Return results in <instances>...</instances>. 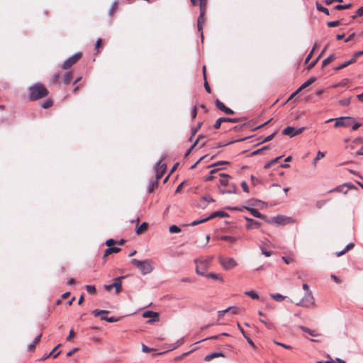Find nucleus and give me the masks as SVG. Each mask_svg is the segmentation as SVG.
I'll return each mask as SVG.
<instances>
[{"label":"nucleus","instance_id":"34","mask_svg":"<svg viewBox=\"0 0 363 363\" xmlns=\"http://www.w3.org/2000/svg\"><path fill=\"white\" fill-rule=\"evenodd\" d=\"M324 157H325V153L321 152V151H318L317 155H316V157L313 160V165H315L316 164V162L318 160H321Z\"/></svg>","mask_w":363,"mask_h":363},{"label":"nucleus","instance_id":"13","mask_svg":"<svg viewBox=\"0 0 363 363\" xmlns=\"http://www.w3.org/2000/svg\"><path fill=\"white\" fill-rule=\"evenodd\" d=\"M124 277H118L114 279V281L111 284V286L115 288L116 292L119 293L121 291L122 288V279Z\"/></svg>","mask_w":363,"mask_h":363},{"label":"nucleus","instance_id":"11","mask_svg":"<svg viewBox=\"0 0 363 363\" xmlns=\"http://www.w3.org/2000/svg\"><path fill=\"white\" fill-rule=\"evenodd\" d=\"M205 11H200V15L197 20V26H198V30L200 32H202L203 29V24L204 23L205 18H204ZM201 40H203V33H201Z\"/></svg>","mask_w":363,"mask_h":363},{"label":"nucleus","instance_id":"49","mask_svg":"<svg viewBox=\"0 0 363 363\" xmlns=\"http://www.w3.org/2000/svg\"><path fill=\"white\" fill-rule=\"evenodd\" d=\"M86 289L88 293L94 294L96 292V288L93 285H86Z\"/></svg>","mask_w":363,"mask_h":363},{"label":"nucleus","instance_id":"10","mask_svg":"<svg viewBox=\"0 0 363 363\" xmlns=\"http://www.w3.org/2000/svg\"><path fill=\"white\" fill-rule=\"evenodd\" d=\"M239 119L238 118H224V117H222V118H219L215 123L214 124V128L216 129H218L220 125H221V123L223 122H230V123H237L238 122Z\"/></svg>","mask_w":363,"mask_h":363},{"label":"nucleus","instance_id":"50","mask_svg":"<svg viewBox=\"0 0 363 363\" xmlns=\"http://www.w3.org/2000/svg\"><path fill=\"white\" fill-rule=\"evenodd\" d=\"M200 138H201V136H199L198 138L194 142V143L190 147V148L188 150V151L185 153V157H187L190 154L191 150L196 146V145L197 144Z\"/></svg>","mask_w":363,"mask_h":363},{"label":"nucleus","instance_id":"60","mask_svg":"<svg viewBox=\"0 0 363 363\" xmlns=\"http://www.w3.org/2000/svg\"><path fill=\"white\" fill-rule=\"evenodd\" d=\"M352 128L353 130H357L361 126V124L359 123L354 122V121L353 122H352Z\"/></svg>","mask_w":363,"mask_h":363},{"label":"nucleus","instance_id":"27","mask_svg":"<svg viewBox=\"0 0 363 363\" xmlns=\"http://www.w3.org/2000/svg\"><path fill=\"white\" fill-rule=\"evenodd\" d=\"M259 249L262 253V255H264L265 257H270L272 255V252L268 251L266 248V247L264 246V244H260L259 245Z\"/></svg>","mask_w":363,"mask_h":363},{"label":"nucleus","instance_id":"26","mask_svg":"<svg viewBox=\"0 0 363 363\" xmlns=\"http://www.w3.org/2000/svg\"><path fill=\"white\" fill-rule=\"evenodd\" d=\"M354 61H355V60L354 58H352L351 60L345 62L344 63L341 64L340 66L336 67L335 70L337 71L341 69H343V68L346 67L347 66L350 65V64H352L353 62H354Z\"/></svg>","mask_w":363,"mask_h":363},{"label":"nucleus","instance_id":"20","mask_svg":"<svg viewBox=\"0 0 363 363\" xmlns=\"http://www.w3.org/2000/svg\"><path fill=\"white\" fill-rule=\"evenodd\" d=\"M315 81V77H311L308 80H306L304 83H303L299 88L298 89V91H301L302 89L308 87L310 86L312 83H313Z\"/></svg>","mask_w":363,"mask_h":363},{"label":"nucleus","instance_id":"15","mask_svg":"<svg viewBox=\"0 0 363 363\" xmlns=\"http://www.w3.org/2000/svg\"><path fill=\"white\" fill-rule=\"evenodd\" d=\"M243 208H245L247 209L248 211L250 212V213L255 216V218H261V219H264V216L261 214L257 210H256L255 208H250V207H248V206H244Z\"/></svg>","mask_w":363,"mask_h":363},{"label":"nucleus","instance_id":"31","mask_svg":"<svg viewBox=\"0 0 363 363\" xmlns=\"http://www.w3.org/2000/svg\"><path fill=\"white\" fill-rule=\"evenodd\" d=\"M335 59V57L333 55H329L326 59H325L323 62H322V65L323 66H325L327 65L328 64L330 63L331 62H333L334 60Z\"/></svg>","mask_w":363,"mask_h":363},{"label":"nucleus","instance_id":"18","mask_svg":"<svg viewBox=\"0 0 363 363\" xmlns=\"http://www.w3.org/2000/svg\"><path fill=\"white\" fill-rule=\"evenodd\" d=\"M41 334L38 335L34 340L33 341L29 344L28 345V350L31 351V350H33L35 347V345L40 342V339H41Z\"/></svg>","mask_w":363,"mask_h":363},{"label":"nucleus","instance_id":"57","mask_svg":"<svg viewBox=\"0 0 363 363\" xmlns=\"http://www.w3.org/2000/svg\"><path fill=\"white\" fill-rule=\"evenodd\" d=\"M349 250H347V247L345 246V247L344 248V250H341V251H339V252H335V255L337 257H340L342 255H343L344 254H345L347 252H348Z\"/></svg>","mask_w":363,"mask_h":363},{"label":"nucleus","instance_id":"2","mask_svg":"<svg viewBox=\"0 0 363 363\" xmlns=\"http://www.w3.org/2000/svg\"><path fill=\"white\" fill-rule=\"evenodd\" d=\"M131 262L140 270L141 274L143 275L150 274L153 271L151 261L149 259L140 261L136 259H133Z\"/></svg>","mask_w":363,"mask_h":363},{"label":"nucleus","instance_id":"28","mask_svg":"<svg viewBox=\"0 0 363 363\" xmlns=\"http://www.w3.org/2000/svg\"><path fill=\"white\" fill-rule=\"evenodd\" d=\"M270 296L275 301L280 302L285 298V296L280 294H270Z\"/></svg>","mask_w":363,"mask_h":363},{"label":"nucleus","instance_id":"14","mask_svg":"<svg viewBox=\"0 0 363 363\" xmlns=\"http://www.w3.org/2000/svg\"><path fill=\"white\" fill-rule=\"evenodd\" d=\"M245 218L247 222L246 225L247 229L257 228L259 227L260 223L257 221L247 217H245Z\"/></svg>","mask_w":363,"mask_h":363},{"label":"nucleus","instance_id":"61","mask_svg":"<svg viewBox=\"0 0 363 363\" xmlns=\"http://www.w3.org/2000/svg\"><path fill=\"white\" fill-rule=\"evenodd\" d=\"M274 135H275V133H273L272 134H271V135H268L267 137H266L265 138H264L262 142L265 143V142H268V141L271 140L274 138Z\"/></svg>","mask_w":363,"mask_h":363},{"label":"nucleus","instance_id":"29","mask_svg":"<svg viewBox=\"0 0 363 363\" xmlns=\"http://www.w3.org/2000/svg\"><path fill=\"white\" fill-rule=\"evenodd\" d=\"M220 183L222 185L226 186L228 184V175L224 174H220Z\"/></svg>","mask_w":363,"mask_h":363},{"label":"nucleus","instance_id":"42","mask_svg":"<svg viewBox=\"0 0 363 363\" xmlns=\"http://www.w3.org/2000/svg\"><path fill=\"white\" fill-rule=\"evenodd\" d=\"M184 342V337H182L180 338L179 340H178L177 341L176 343H174L173 345H172V349H176L177 347H179L180 345H183Z\"/></svg>","mask_w":363,"mask_h":363},{"label":"nucleus","instance_id":"47","mask_svg":"<svg viewBox=\"0 0 363 363\" xmlns=\"http://www.w3.org/2000/svg\"><path fill=\"white\" fill-rule=\"evenodd\" d=\"M339 103L342 106H348L350 104V98L342 99L339 101Z\"/></svg>","mask_w":363,"mask_h":363},{"label":"nucleus","instance_id":"37","mask_svg":"<svg viewBox=\"0 0 363 363\" xmlns=\"http://www.w3.org/2000/svg\"><path fill=\"white\" fill-rule=\"evenodd\" d=\"M147 228V224L146 223H143L139 228L136 230V233L138 234H140L143 231L145 230Z\"/></svg>","mask_w":363,"mask_h":363},{"label":"nucleus","instance_id":"12","mask_svg":"<svg viewBox=\"0 0 363 363\" xmlns=\"http://www.w3.org/2000/svg\"><path fill=\"white\" fill-rule=\"evenodd\" d=\"M216 107H217L218 109H220V110L223 111L225 113H226V114H233V113H234V111H233L232 109H230V108H229L226 107V106L223 104V103H222V102H221L220 101H219L218 99H217V100L216 101Z\"/></svg>","mask_w":363,"mask_h":363},{"label":"nucleus","instance_id":"55","mask_svg":"<svg viewBox=\"0 0 363 363\" xmlns=\"http://www.w3.org/2000/svg\"><path fill=\"white\" fill-rule=\"evenodd\" d=\"M326 203V201L325 200H320L316 202V207L318 208H322L325 204Z\"/></svg>","mask_w":363,"mask_h":363},{"label":"nucleus","instance_id":"40","mask_svg":"<svg viewBox=\"0 0 363 363\" xmlns=\"http://www.w3.org/2000/svg\"><path fill=\"white\" fill-rule=\"evenodd\" d=\"M221 240L228 241L230 242H234L236 240V238L229 235H223L220 238Z\"/></svg>","mask_w":363,"mask_h":363},{"label":"nucleus","instance_id":"64","mask_svg":"<svg viewBox=\"0 0 363 363\" xmlns=\"http://www.w3.org/2000/svg\"><path fill=\"white\" fill-rule=\"evenodd\" d=\"M196 272L198 274L201 275V276H206V274H205L204 271H201V270L200 269V267H199V266H197V267H196Z\"/></svg>","mask_w":363,"mask_h":363},{"label":"nucleus","instance_id":"5","mask_svg":"<svg viewBox=\"0 0 363 363\" xmlns=\"http://www.w3.org/2000/svg\"><path fill=\"white\" fill-rule=\"evenodd\" d=\"M219 262L223 268L225 270H229L237 266V262L232 257H219Z\"/></svg>","mask_w":363,"mask_h":363},{"label":"nucleus","instance_id":"51","mask_svg":"<svg viewBox=\"0 0 363 363\" xmlns=\"http://www.w3.org/2000/svg\"><path fill=\"white\" fill-rule=\"evenodd\" d=\"M281 157V156L280 157H277V158L271 160L270 162H267L265 165H264V168L267 169L269 168L272 164H273L274 163H275L278 160H279L280 158Z\"/></svg>","mask_w":363,"mask_h":363},{"label":"nucleus","instance_id":"1","mask_svg":"<svg viewBox=\"0 0 363 363\" xmlns=\"http://www.w3.org/2000/svg\"><path fill=\"white\" fill-rule=\"evenodd\" d=\"M48 94V90L40 83H37L29 87L28 97L31 101L46 96Z\"/></svg>","mask_w":363,"mask_h":363},{"label":"nucleus","instance_id":"46","mask_svg":"<svg viewBox=\"0 0 363 363\" xmlns=\"http://www.w3.org/2000/svg\"><path fill=\"white\" fill-rule=\"evenodd\" d=\"M233 309V307H228V308L222 311H219L218 312V318H220L223 315H224L226 313Z\"/></svg>","mask_w":363,"mask_h":363},{"label":"nucleus","instance_id":"25","mask_svg":"<svg viewBox=\"0 0 363 363\" xmlns=\"http://www.w3.org/2000/svg\"><path fill=\"white\" fill-rule=\"evenodd\" d=\"M72 78V73L69 72H66V73H65V74L63 75V77H62L63 82L65 84H68L71 82Z\"/></svg>","mask_w":363,"mask_h":363},{"label":"nucleus","instance_id":"30","mask_svg":"<svg viewBox=\"0 0 363 363\" xmlns=\"http://www.w3.org/2000/svg\"><path fill=\"white\" fill-rule=\"evenodd\" d=\"M157 182L158 180H157L155 179V181H151L150 183H149V186H148V191L149 192H152L154 191V189L157 186Z\"/></svg>","mask_w":363,"mask_h":363},{"label":"nucleus","instance_id":"22","mask_svg":"<svg viewBox=\"0 0 363 363\" xmlns=\"http://www.w3.org/2000/svg\"><path fill=\"white\" fill-rule=\"evenodd\" d=\"M108 313V311L106 310H94L92 311V314L94 316H100L101 317H108L107 315Z\"/></svg>","mask_w":363,"mask_h":363},{"label":"nucleus","instance_id":"54","mask_svg":"<svg viewBox=\"0 0 363 363\" xmlns=\"http://www.w3.org/2000/svg\"><path fill=\"white\" fill-rule=\"evenodd\" d=\"M218 171L217 169H214L210 172V175L206 178V181H210L213 179V174L216 173Z\"/></svg>","mask_w":363,"mask_h":363},{"label":"nucleus","instance_id":"36","mask_svg":"<svg viewBox=\"0 0 363 363\" xmlns=\"http://www.w3.org/2000/svg\"><path fill=\"white\" fill-rule=\"evenodd\" d=\"M252 206H256L259 208H267V204L262 201L256 200L255 201V203L252 204Z\"/></svg>","mask_w":363,"mask_h":363},{"label":"nucleus","instance_id":"62","mask_svg":"<svg viewBox=\"0 0 363 363\" xmlns=\"http://www.w3.org/2000/svg\"><path fill=\"white\" fill-rule=\"evenodd\" d=\"M241 186L244 191L249 192V189H248L247 184L245 182H242L241 183Z\"/></svg>","mask_w":363,"mask_h":363},{"label":"nucleus","instance_id":"23","mask_svg":"<svg viewBox=\"0 0 363 363\" xmlns=\"http://www.w3.org/2000/svg\"><path fill=\"white\" fill-rule=\"evenodd\" d=\"M206 277H208V278H211L214 280H217L220 282H223L224 281V279L219 274H216V273H208V274H206Z\"/></svg>","mask_w":363,"mask_h":363},{"label":"nucleus","instance_id":"44","mask_svg":"<svg viewBox=\"0 0 363 363\" xmlns=\"http://www.w3.org/2000/svg\"><path fill=\"white\" fill-rule=\"evenodd\" d=\"M60 345H58L57 346H56L48 355H46V357H48L51 355H53V357L54 358H56L60 354V351H58L57 353L54 354L55 351L56 350V349L60 347Z\"/></svg>","mask_w":363,"mask_h":363},{"label":"nucleus","instance_id":"24","mask_svg":"<svg viewBox=\"0 0 363 363\" xmlns=\"http://www.w3.org/2000/svg\"><path fill=\"white\" fill-rule=\"evenodd\" d=\"M121 250L120 247H108L104 252V257L108 256L111 253H117Z\"/></svg>","mask_w":363,"mask_h":363},{"label":"nucleus","instance_id":"56","mask_svg":"<svg viewBox=\"0 0 363 363\" xmlns=\"http://www.w3.org/2000/svg\"><path fill=\"white\" fill-rule=\"evenodd\" d=\"M202 198H203V201H206V203L214 201V199L208 195H206V196H203Z\"/></svg>","mask_w":363,"mask_h":363},{"label":"nucleus","instance_id":"9","mask_svg":"<svg viewBox=\"0 0 363 363\" xmlns=\"http://www.w3.org/2000/svg\"><path fill=\"white\" fill-rule=\"evenodd\" d=\"M143 317L144 318H150L149 320H147V323H152L155 321L159 320L158 313L152 311H147L143 313Z\"/></svg>","mask_w":363,"mask_h":363},{"label":"nucleus","instance_id":"59","mask_svg":"<svg viewBox=\"0 0 363 363\" xmlns=\"http://www.w3.org/2000/svg\"><path fill=\"white\" fill-rule=\"evenodd\" d=\"M116 1H114V2L111 4V8H110V9H109V13H110L111 15H112V14L114 13L115 10H116Z\"/></svg>","mask_w":363,"mask_h":363},{"label":"nucleus","instance_id":"52","mask_svg":"<svg viewBox=\"0 0 363 363\" xmlns=\"http://www.w3.org/2000/svg\"><path fill=\"white\" fill-rule=\"evenodd\" d=\"M339 24H340V22L337 21H329L327 23V26L330 28L336 27V26H339Z\"/></svg>","mask_w":363,"mask_h":363},{"label":"nucleus","instance_id":"33","mask_svg":"<svg viewBox=\"0 0 363 363\" xmlns=\"http://www.w3.org/2000/svg\"><path fill=\"white\" fill-rule=\"evenodd\" d=\"M245 294L251 297L253 299H259V295L253 291H245Z\"/></svg>","mask_w":363,"mask_h":363},{"label":"nucleus","instance_id":"35","mask_svg":"<svg viewBox=\"0 0 363 363\" xmlns=\"http://www.w3.org/2000/svg\"><path fill=\"white\" fill-rule=\"evenodd\" d=\"M352 6V4H344V5H342V4H337L336 5L334 9H336V10H342V9H350V7Z\"/></svg>","mask_w":363,"mask_h":363},{"label":"nucleus","instance_id":"39","mask_svg":"<svg viewBox=\"0 0 363 363\" xmlns=\"http://www.w3.org/2000/svg\"><path fill=\"white\" fill-rule=\"evenodd\" d=\"M181 231V229L177 225H173L169 227V232L171 233H178Z\"/></svg>","mask_w":363,"mask_h":363},{"label":"nucleus","instance_id":"7","mask_svg":"<svg viewBox=\"0 0 363 363\" xmlns=\"http://www.w3.org/2000/svg\"><path fill=\"white\" fill-rule=\"evenodd\" d=\"M273 220L275 223L279 225H288L290 223H293L294 222V219L291 217L286 216H277L273 218Z\"/></svg>","mask_w":363,"mask_h":363},{"label":"nucleus","instance_id":"3","mask_svg":"<svg viewBox=\"0 0 363 363\" xmlns=\"http://www.w3.org/2000/svg\"><path fill=\"white\" fill-rule=\"evenodd\" d=\"M335 121V127H348L352 124V122L354 121L353 117L350 116H342L337 118H330L328 119L326 123H329L330 121Z\"/></svg>","mask_w":363,"mask_h":363},{"label":"nucleus","instance_id":"63","mask_svg":"<svg viewBox=\"0 0 363 363\" xmlns=\"http://www.w3.org/2000/svg\"><path fill=\"white\" fill-rule=\"evenodd\" d=\"M199 206L203 209L206 208V206H207V204H206V202L203 201V198L201 199V200L200 201L199 203Z\"/></svg>","mask_w":363,"mask_h":363},{"label":"nucleus","instance_id":"8","mask_svg":"<svg viewBox=\"0 0 363 363\" xmlns=\"http://www.w3.org/2000/svg\"><path fill=\"white\" fill-rule=\"evenodd\" d=\"M155 169L156 172V179L159 180L166 172L167 165L166 164L162 163V160H160L157 162Z\"/></svg>","mask_w":363,"mask_h":363},{"label":"nucleus","instance_id":"48","mask_svg":"<svg viewBox=\"0 0 363 363\" xmlns=\"http://www.w3.org/2000/svg\"><path fill=\"white\" fill-rule=\"evenodd\" d=\"M206 1L207 0H200V11L206 12Z\"/></svg>","mask_w":363,"mask_h":363},{"label":"nucleus","instance_id":"17","mask_svg":"<svg viewBox=\"0 0 363 363\" xmlns=\"http://www.w3.org/2000/svg\"><path fill=\"white\" fill-rule=\"evenodd\" d=\"M226 216H228V214L225 212L218 211L213 212L208 218V220H210V219L214 218L216 217L225 218Z\"/></svg>","mask_w":363,"mask_h":363},{"label":"nucleus","instance_id":"19","mask_svg":"<svg viewBox=\"0 0 363 363\" xmlns=\"http://www.w3.org/2000/svg\"><path fill=\"white\" fill-rule=\"evenodd\" d=\"M224 357V354L223 352H213L210 354H208L205 357L204 359L206 362L211 361L212 359L216 357Z\"/></svg>","mask_w":363,"mask_h":363},{"label":"nucleus","instance_id":"58","mask_svg":"<svg viewBox=\"0 0 363 363\" xmlns=\"http://www.w3.org/2000/svg\"><path fill=\"white\" fill-rule=\"evenodd\" d=\"M274 342L277 345H279L285 349H291V346L290 345H285L284 343H281V342H277L276 340L274 341Z\"/></svg>","mask_w":363,"mask_h":363},{"label":"nucleus","instance_id":"4","mask_svg":"<svg viewBox=\"0 0 363 363\" xmlns=\"http://www.w3.org/2000/svg\"><path fill=\"white\" fill-rule=\"evenodd\" d=\"M296 306L309 308L315 305V299L312 292H306L302 299L296 303Z\"/></svg>","mask_w":363,"mask_h":363},{"label":"nucleus","instance_id":"43","mask_svg":"<svg viewBox=\"0 0 363 363\" xmlns=\"http://www.w3.org/2000/svg\"><path fill=\"white\" fill-rule=\"evenodd\" d=\"M208 218H203V219H201V220H194L191 223V226H195L198 224H200V223H203L206 221H208Z\"/></svg>","mask_w":363,"mask_h":363},{"label":"nucleus","instance_id":"21","mask_svg":"<svg viewBox=\"0 0 363 363\" xmlns=\"http://www.w3.org/2000/svg\"><path fill=\"white\" fill-rule=\"evenodd\" d=\"M294 131H295L294 128L288 126L283 130L282 134L289 135V137L292 138L294 136Z\"/></svg>","mask_w":363,"mask_h":363},{"label":"nucleus","instance_id":"38","mask_svg":"<svg viewBox=\"0 0 363 363\" xmlns=\"http://www.w3.org/2000/svg\"><path fill=\"white\" fill-rule=\"evenodd\" d=\"M52 104V101L50 99H47L41 104V107L43 108H48Z\"/></svg>","mask_w":363,"mask_h":363},{"label":"nucleus","instance_id":"45","mask_svg":"<svg viewBox=\"0 0 363 363\" xmlns=\"http://www.w3.org/2000/svg\"><path fill=\"white\" fill-rule=\"evenodd\" d=\"M102 320H106L108 323H114L118 321V319L114 317H101Z\"/></svg>","mask_w":363,"mask_h":363},{"label":"nucleus","instance_id":"16","mask_svg":"<svg viewBox=\"0 0 363 363\" xmlns=\"http://www.w3.org/2000/svg\"><path fill=\"white\" fill-rule=\"evenodd\" d=\"M299 328L305 333H308L310 335L313 337H318L320 335L315 330H311L305 326L300 325Z\"/></svg>","mask_w":363,"mask_h":363},{"label":"nucleus","instance_id":"32","mask_svg":"<svg viewBox=\"0 0 363 363\" xmlns=\"http://www.w3.org/2000/svg\"><path fill=\"white\" fill-rule=\"evenodd\" d=\"M316 9L318 11L323 12L324 13H325L328 16L330 15L328 9L327 8L323 6L322 5H320L318 3L316 4Z\"/></svg>","mask_w":363,"mask_h":363},{"label":"nucleus","instance_id":"53","mask_svg":"<svg viewBox=\"0 0 363 363\" xmlns=\"http://www.w3.org/2000/svg\"><path fill=\"white\" fill-rule=\"evenodd\" d=\"M363 16V6H362L359 9H357L356 14L352 16V18H355L356 16Z\"/></svg>","mask_w":363,"mask_h":363},{"label":"nucleus","instance_id":"6","mask_svg":"<svg viewBox=\"0 0 363 363\" xmlns=\"http://www.w3.org/2000/svg\"><path fill=\"white\" fill-rule=\"evenodd\" d=\"M82 54L80 52L74 53L72 56L67 58L62 64V69H67L72 66L77 60L81 57Z\"/></svg>","mask_w":363,"mask_h":363},{"label":"nucleus","instance_id":"41","mask_svg":"<svg viewBox=\"0 0 363 363\" xmlns=\"http://www.w3.org/2000/svg\"><path fill=\"white\" fill-rule=\"evenodd\" d=\"M342 191L344 194H346L347 192V189L346 188L345 185H343V186H337V187L335 188L334 189L331 190V191Z\"/></svg>","mask_w":363,"mask_h":363}]
</instances>
